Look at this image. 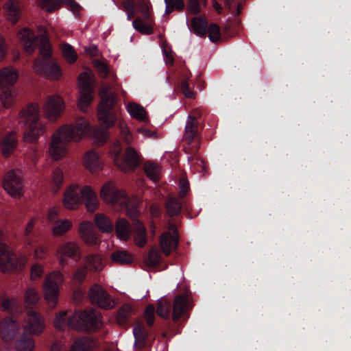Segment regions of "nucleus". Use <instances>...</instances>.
Listing matches in <instances>:
<instances>
[{
	"label": "nucleus",
	"instance_id": "nucleus-1",
	"mask_svg": "<svg viewBox=\"0 0 351 351\" xmlns=\"http://www.w3.org/2000/svg\"><path fill=\"white\" fill-rule=\"evenodd\" d=\"M19 36L25 51L30 55L36 48L39 49L40 57L37 58L33 67L35 71L49 79L58 80L62 76V70L52 58V49L49 39L45 36H36L28 28L19 32Z\"/></svg>",
	"mask_w": 351,
	"mask_h": 351
},
{
	"label": "nucleus",
	"instance_id": "nucleus-2",
	"mask_svg": "<svg viewBox=\"0 0 351 351\" xmlns=\"http://www.w3.org/2000/svg\"><path fill=\"white\" fill-rule=\"evenodd\" d=\"M40 298L38 293L34 288H29L25 293L24 302L27 311L25 318L23 333L15 342L16 351H32L35 342L32 335L41 334L45 328V323L41 315L32 308L36 306Z\"/></svg>",
	"mask_w": 351,
	"mask_h": 351
},
{
	"label": "nucleus",
	"instance_id": "nucleus-3",
	"mask_svg": "<svg viewBox=\"0 0 351 351\" xmlns=\"http://www.w3.org/2000/svg\"><path fill=\"white\" fill-rule=\"evenodd\" d=\"M91 131L90 123L84 118L78 117L75 122L60 127L51 136L49 153L51 158L58 160L63 158L71 141H80Z\"/></svg>",
	"mask_w": 351,
	"mask_h": 351
},
{
	"label": "nucleus",
	"instance_id": "nucleus-4",
	"mask_svg": "<svg viewBox=\"0 0 351 351\" xmlns=\"http://www.w3.org/2000/svg\"><path fill=\"white\" fill-rule=\"evenodd\" d=\"M54 326L59 330H64L66 326L89 333L99 330L104 326L101 314L95 309H86L73 313L67 317L66 312L56 315Z\"/></svg>",
	"mask_w": 351,
	"mask_h": 351
},
{
	"label": "nucleus",
	"instance_id": "nucleus-5",
	"mask_svg": "<svg viewBox=\"0 0 351 351\" xmlns=\"http://www.w3.org/2000/svg\"><path fill=\"white\" fill-rule=\"evenodd\" d=\"M201 116V112L197 109L189 115L183 136L189 146V150L186 151L190 155L188 156V161L191 167L197 165L196 169L199 172L205 171L206 169L204 161L195 156L200 147V141L196 137L203 128L199 123L202 121Z\"/></svg>",
	"mask_w": 351,
	"mask_h": 351
},
{
	"label": "nucleus",
	"instance_id": "nucleus-6",
	"mask_svg": "<svg viewBox=\"0 0 351 351\" xmlns=\"http://www.w3.org/2000/svg\"><path fill=\"white\" fill-rule=\"evenodd\" d=\"M101 101L98 107V117L99 121L106 130H98L95 132L99 145L105 144L109 139L108 129L114 125L117 115L114 108L116 104L115 97L110 91L108 87H104L100 91Z\"/></svg>",
	"mask_w": 351,
	"mask_h": 351
},
{
	"label": "nucleus",
	"instance_id": "nucleus-7",
	"mask_svg": "<svg viewBox=\"0 0 351 351\" xmlns=\"http://www.w3.org/2000/svg\"><path fill=\"white\" fill-rule=\"evenodd\" d=\"M19 122L25 128L23 138L27 142H36L45 131V125L40 117V107L36 104H30L21 111Z\"/></svg>",
	"mask_w": 351,
	"mask_h": 351
},
{
	"label": "nucleus",
	"instance_id": "nucleus-8",
	"mask_svg": "<svg viewBox=\"0 0 351 351\" xmlns=\"http://www.w3.org/2000/svg\"><path fill=\"white\" fill-rule=\"evenodd\" d=\"M84 203L88 211L93 213L98 207L96 193L88 186L80 187L71 185L64 193L63 204L68 209H77L80 204Z\"/></svg>",
	"mask_w": 351,
	"mask_h": 351
},
{
	"label": "nucleus",
	"instance_id": "nucleus-9",
	"mask_svg": "<svg viewBox=\"0 0 351 351\" xmlns=\"http://www.w3.org/2000/svg\"><path fill=\"white\" fill-rule=\"evenodd\" d=\"M0 306L12 316L21 313L22 309L17 300L3 296H0ZM19 330V325L14 317H5L0 323V337L5 341L12 340Z\"/></svg>",
	"mask_w": 351,
	"mask_h": 351
},
{
	"label": "nucleus",
	"instance_id": "nucleus-10",
	"mask_svg": "<svg viewBox=\"0 0 351 351\" xmlns=\"http://www.w3.org/2000/svg\"><path fill=\"white\" fill-rule=\"evenodd\" d=\"M115 165L123 172L135 171L141 164V154L133 147L125 149V155L122 156V148L119 140L113 142L110 149Z\"/></svg>",
	"mask_w": 351,
	"mask_h": 351
},
{
	"label": "nucleus",
	"instance_id": "nucleus-11",
	"mask_svg": "<svg viewBox=\"0 0 351 351\" xmlns=\"http://www.w3.org/2000/svg\"><path fill=\"white\" fill-rule=\"evenodd\" d=\"M17 71L11 67L0 70V95L1 101L5 108H10L14 103V95L13 86L18 79Z\"/></svg>",
	"mask_w": 351,
	"mask_h": 351
},
{
	"label": "nucleus",
	"instance_id": "nucleus-12",
	"mask_svg": "<svg viewBox=\"0 0 351 351\" xmlns=\"http://www.w3.org/2000/svg\"><path fill=\"white\" fill-rule=\"evenodd\" d=\"M25 266V261L17 257L2 241V232L0 230V270L4 273H11L21 270Z\"/></svg>",
	"mask_w": 351,
	"mask_h": 351
},
{
	"label": "nucleus",
	"instance_id": "nucleus-13",
	"mask_svg": "<svg viewBox=\"0 0 351 351\" xmlns=\"http://www.w3.org/2000/svg\"><path fill=\"white\" fill-rule=\"evenodd\" d=\"M62 282V275L59 271H53L45 278L43 285L44 297L52 308L57 304Z\"/></svg>",
	"mask_w": 351,
	"mask_h": 351
},
{
	"label": "nucleus",
	"instance_id": "nucleus-14",
	"mask_svg": "<svg viewBox=\"0 0 351 351\" xmlns=\"http://www.w3.org/2000/svg\"><path fill=\"white\" fill-rule=\"evenodd\" d=\"M101 197L106 202L117 204L122 208L127 207L130 198L124 191L120 190L111 182H107L101 189Z\"/></svg>",
	"mask_w": 351,
	"mask_h": 351
},
{
	"label": "nucleus",
	"instance_id": "nucleus-15",
	"mask_svg": "<svg viewBox=\"0 0 351 351\" xmlns=\"http://www.w3.org/2000/svg\"><path fill=\"white\" fill-rule=\"evenodd\" d=\"M59 263L64 267L67 265V258H69L75 262H78L81 259V250L79 245L73 241H67L61 243L56 252Z\"/></svg>",
	"mask_w": 351,
	"mask_h": 351
},
{
	"label": "nucleus",
	"instance_id": "nucleus-16",
	"mask_svg": "<svg viewBox=\"0 0 351 351\" xmlns=\"http://www.w3.org/2000/svg\"><path fill=\"white\" fill-rule=\"evenodd\" d=\"M179 243L178 229L174 224L169 225V231L161 234L159 239V245L161 252L169 256L172 252L176 250Z\"/></svg>",
	"mask_w": 351,
	"mask_h": 351
},
{
	"label": "nucleus",
	"instance_id": "nucleus-17",
	"mask_svg": "<svg viewBox=\"0 0 351 351\" xmlns=\"http://www.w3.org/2000/svg\"><path fill=\"white\" fill-rule=\"evenodd\" d=\"M80 82V96L78 99V107L85 111L93 99L94 90L90 77L85 73L78 77Z\"/></svg>",
	"mask_w": 351,
	"mask_h": 351
},
{
	"label": "nucleus",
	"instance_id": "nucleus-18",
	"mask_svg": "<svg viewBox=\"0 0 351 351\" xmlns=\"http://www.w3.org/2000/svg\"><path fill=\"white\" fill-rule=\"evenodd\" d=\"M88 295L91 303L101 308L110 309L114 306V300L99 285L95 284L91 286Z\"/></svg>",
	"mask_w": 351,
	"mask_h": 351
},
{
	"label": "nucleus",
	"instance_id": "nucleus-19",
	"mask_svg": "<svg viewBox=\"0 0 351 351\" xmlns=\"http://www.w3.org/2000/svg\"><path fill=\"white\" fill-rule=\"evenodd\" d=\"M64 102L58 95L49 96L43 106V112L51 121H55L62 115L64 110Z\"/></svg>",
	"mask_w": 351,
	"mask_h": 351
},
{
	"label": "nucleus",
	"instance_id": "nucleus-20",
	"mask_svg": "<svg viewBox=\"0 0 351 351\" xmlns=\"http://www.w3.org/2000/svg\"><path fill=\"white\" fill-rule=\"evenodd\" d=\"M21 172L19 169L8 171L3 180L5 190L14 197L21 196L23 189Z\"/></svg>",
	"mask_w": 351,
	"mask_h": 351
},
{
	"label": "nucleus",
	"instance_id": "nucleus-21",
	"mask_svg": "<svg viewBox=\"0 0 351 351\" xmlns=\"http://www.w3.org/2000/svg\"><path fill=\"white\" fill-rule=\"evenodd\" d=\"M101 268V256L97 254H90L84 260V267L78 268L74 273V278L81 283L85 280L88 270L95 271Z\"/></svg>",
	"mask_w": 351,
	"mask_h": 351
},
{
	"label": "nucleus",
	"instance_id": "nucleus-22",
	"mask_svg": "<svg viewBox=\"0 0 351 351\" xmlns=\"http://www.w3.org/2000/svg\"><path fill=\"white\" fill-rule=\"evenodd\" d=\"M42 9L47 12H53L61 7V3L68 5L74 14H77L81 9L80 5L74 0H38Z\"/></svg>",
	"mask_w": 351,
	"mask_h": 351
},
{
	"label": "nucleus",
	"instance_id": "nucleus-23",
	"mask_svg": "<svg viewBox=\"0 0 351 351\" xmlns=\"http://www.w3.org/2000/svg\"><path fill=\"white\" fill-rule=\"evenodd\" d=\"M189 305V299L186 296L178 295L175 298L172 318L174 322H178L184 316Z\"/></svg>",
	"mask_w": 351,
	"mask_h": 351
},
{
	"label": "nucleus",
	"instance_id": "nucleus-24",
	"mask_svg": "<svg viewBox=\"0 0 351 351\" xmlns=\"http://www.w3.org/2000/svg\"><path fill=\"white\" fill-rule=\"evenodd\" d=\"M16 145L17 138L14 132L7 134L0 140L1 150L5 157L9 156L14 152Z\"/></svg>",
	"mask_w": 351,
	"mask_h": 351
},
{
	"label": "nucleus",
	"instance_id": "nucleus-25",
	"mask_svg": "<svg viewBox=\"0 0 351 351\" xmlns=\"http://www.w3.org/2000/svg\"><path fill=\"white\" fill-rule=\"evenodd\" d=\"M97 347V341L88 337L77 338L73 341L71 351H94Z\"/></svg>",
	"mask_w": 351,
	"mask_h": 351
},
{
	"label": "nucleus",
	"instance_id": "nucleus-26",
	"mask_svg": "<svg viewBox=\"0 0 351 351\" xmlns=\"http://www.w3.org/2000/svg\"><path fill=\"white\" fill-rule=\"evenodd\" d=\"M84 163L85 167L90 172H97L102 169L99 155L95 150H90L85 154Z\"/></svg>",
	"mask_w": 351,
	"mask_h": 351
},
{
	"label": "nucleus",
	"instance_id": "nucleus-27",
	"mask_svg": "<svg viewBox=\"0 0 351 351\" xmlns=\"http://www.w3.org/2000/svg\"><path fill=\"white\" fill-rule=\"evenodd\" d=\"M133 333L135 338L134 348L142 350L147 345L149 333L141 324H137L133 329Z\"/></svg>",
	"mask_w": 351,
	"mask_h": 351
},
{
	"label": "nucleus",
	"instance_id": "nucleus-28",
	"mask_svg": "<svg viewBox=\"0 0 351 351\" xmlns=\"http://www.w3.org/2000/svg\"><path fill=\"white\" fill-rule=\"evenodd\" d=\"M79 232L82 239L88 245L97 244L98 238L95 232L92 230L91 225L87 222H83L79 228Z\"/></svg>",
	"mask_w": 351,
	"mask_h": 351
},
{
	"label": "nucleus",
	"instance_id": "nucleus-29",
	"mask_svg": "<svg viewBox=\"0 0 351 351\" xmlns=\"http://www.w3.org/2000/svg\"><path fill=\"white\" fill-rule=\"evenodd\" d=\"M208 25L207 20L202 16H195L191 21V29L200 37L206 36Z\"/></svg>",
	"mask_w": 351,
	"mask_h": 351
},
{
	"label": "nucleus",
	"instance_id": "nucleus-30",
	"mask_svg": "<svg viewBox=\"0 0 351 351\" xmlns=\"http://www.w3.org/2000/svg\"><path fill=\"white\" fill-rule=\"evenodd\" d=\"M114 230L116 235L119 239L128 240L130 238L131 228L126 219H119L116 222Z\"/></svg>",
	"mask_w": 351,
	"mask_h": 351
},
{
	"label": "nucleus",
	"instance_id": "nucleus-31",
	"mask_svg": "<svg viewBox=\"0 0 351 351\" xmlns=\"http://www.w3.org/2000/svg\"><path fill=\"white\" fill-rule=\"evenodd\" d=\"M143 171L146 176L154 182H157L160 178V167L155 162H145L143 165Z\"/></svg>",
	"mask_w": 351,
	"mask_h": 351
},
{
	"label": "nucleus",
	"instance_id": "nucleus-32",
	"mask_svg": "<svg viewBox=\"0 0 351 351\" xmlns=\"http://www.w3.org/2000/svg\"><path fill=\"white\" fill-rule=\"evenodd\" d=\"M165 208L168 216L177 217L181 213L182 202L176 197H170L166 202Z\"/></svg>",
	"mask_w": 351,
	"mask_h": 351
},
{
	"label": "nucleus",
	"instance_id": "nucleus-33",
	"mask_svg": "<svg viewBox=\"0 0 351 351\" xmlns=\"http://www.w3.org/2000/svg\"><path fill=\"white\" fill-rule=\"evenodd\" d=\"M96 226L102 232H111L114 230L112 221L104 214H97L95 217Z\"/></svg>",
	"mask_w": 351,
	"mask_h": 351
},
{
	"label": "nucleus",
	"instance_id": "nucleus-34",
	"mask_svg": "<svg viewBox=\"0 0 351 351\" xmlns=\"http://www.w3.org/2000/svg\"><path fill=\"white\" fill-rule=\"evenodd\" d=\"M7 12L10 19L14 23H16L21 17V8L18 1L9 0L5 3Z\"/></svg>",
	"mask_w": 351,
	"mask_h": 351
},
{
	"label": "nucleus",
	"instance_id": "nucleus-35",
	"mask_svg": "<svg viewBox=\"0 0 351 351\" xmlns=\"http://www.w3.org/2000/svg\"><path fill=\"white\" fill-rule=\"evenodd\" d=\"M127 109L132 117L141 121H147V112L141 106L132 103L128 105Z\"/></svg>",
	"mask_w": 351,
	"mask_h": 351
},
{
	"label": "nucleus",
	"instance_id": "nucleus-36",
	"mask_svg": "<svg viewBox=\"0 0 351 351\" xmlns=\"http://www.w3.org/2000/svg\"><path fill=\"white\" fill-rule=\"evenodd\" d=\"M111 260L120 265H127L132 262V257L125 250H117L112 254Z\"/></svg>",
	"mask_w": 351,
	"mask_h": 351
},
{
	"label": "nucleus",
	"instance_id": "nucleus-37",
	"mask_svg": "<svg viewBox=\"0 0 351 351\" xmlns=\"http://www.w3.org/2000/svg\"><path fill=\"white\" fill-rule=\"evenodd\" d=\"M133 313V308L130 305H125L121 306L117 313V322L122 325L129 324L130 318Z\"/></svg>",
	"mask_w": 351,
	"mask_h": 351
},
{
	"label": "nucleus",
	"instance_id": "nucleus-38",
	"mask_svg": "<svg viewBox=\"0 0 351 351\" xmlns=\"http://www.w3.org/2000/svg\"><path fill=\"white\" fill-rule=\"evenodd\" d=\"M134 237L136 243L139 247H144L147 243L146 230L142 223H139L135 228Z\"/></svg>",
	"mask_w": 351,
	"mask_h": 351
},
{
	"label": "nucleus",
	"instance_id": "nucleus-39",
	"mask_svg": "<svg viewBox=\"0 0 351 351\" xmlns=\"http://www.w3.org/2000/svg\"><path fill=\"white\" fill-rule=\"evenodd\" d=\"M171 311V304L167 300H160L157 303L156 313L158 316L164 319H168L170 317Z\"/></svg>",
	"mask_w": 351,
	"mask_h": 351
},
{
	"label": "nucleus",
	"instance_id": "nucleus-40",
	"mask_svg": "<svg viewBox=\"0 0 351 351\" xmlns=\"http://www.w3.org/2000/svg\"><path fill=\"white\" fill-rule=\"evenodd\" d=\"M71 228V222L67 219L59 220L53 224L52 232L54 235H62Z\"/></svg>",
	"mask_w": 351,
	"mask_h": 351
},
{
	"label": "nucleus",
	"instance_id": "nucleus-41",
	"mask_svg": "<svg viewBox=\"0 0 351 351\" xmlns=\"http://www.w3.org/2000/svg\"><path fill=\"white\" fill-rule=\"evenodd\" d=\"M165 3L166 5V15L170 14L174 10L182 11L184 8V3L183 0H165Z\"/></svg>",
	"mask_w": 351,
	"mask_h": 351
},
{
	"label": "nucleus",
	"instance_id": "nucleus-42",
	"mask_svg": "<svg viewBox=\"0 0 351 351\" xmlns=\"http://www.w3.org/2000/svg\"><path fill=\"white\" fill-rule=\"evenodd\" d=\"M132 25L135 29L141 33L151 34L153 32L152 27L143 22L140 18H136L132 22Z\"/></svg>",
	"mask_w": 351,
	"mask_h": 351
},
{
	"label": "nucleus",
	"instance_id": "nucleus-43",
	"mask_svg": "<svg viewBox=\"0 0 351 351\" xmlns=\"http://www.w3.org/2000/svg\"><path fill=\"white\" fill-rule=\"evenodd\" d=\"M207 32L208 33V37L211 42L216 43L221 38V30L218 25L215 23H211L208 25Z\"/></svg>",
	"mask_w": 351,
	"mask_h": 351
},
{
	"label": "nucleus",
	"instance_id": "nucleus-44",
	"mask_svg": "<svg viewBox=\"0 0 351 351\" xmlns=\"http://www.w3.org/2000/svg\"><path fill=\"white\" fill-rule=\"evenodd\" d=\"M64 57L70 62L73 63L77 60V54L73 47L69 44H64L62 47Z\"/></svg>",
	"mask_w": 351,
	"mask_h": 351
},
{
	"label": "nucleus",
	"instance_id": "nucleus-45",
	"mask_svg": "<svg viewBox=\"0 0 351 351\" xmlns=\"http://www.w3.org/2000/svg\"><path fill=\"white\" fill-rule=\"evenodd\" d=\"M155 313L156 309L154 305H148L144 312V318L146 321V324L149 327H152L154 324L155 321Z\"/></svg>",
	"mask_w": 351,
	"mask_h": 351
},
{
	"label": "nucleus",
	"instance_id": "nucleus-46",
	"mask_svg": "<svg viewBox=\"0 0 351 351\" xmlns=\"http://www.w3.org/2000/svg\"><path fill=\"white\" fill-rule=\"evenodd\" d=\"M52 180L53 190L56 192L60 189L63 181V173L60 169L57 168L53 170Z\"/></svg>",
	"mask_w": 351,
	"mask_h": 351
},
{
	"label": "nucleus",
	"instance_id": "nucleus-47",
	"mask_svg": "<svg viewBox=\"0 0 351 351\" xmlns=\"http://www.w3.org/2000/svg\"><path fill=\"white\" fill-rule=\"evenodd\" d=\"M160 262V255L154 249H152L147 256V263L153 267L157 266Z\"/></svg>",
	"mask_w": 351,
	"mask_h": 351
},
{
	"label": "nucleus",
	"instance_id": "nucleus-48",
	"mask_svg": "<svg viewBox=\"0 0 351 351\" xmlns=\"http://www.w3.org/2000/svg\"><path fill=\"white\" fill-rule=\"evenodd\" d=\"M180 88L182 93L187 98H193V93L189 88V82L187 80H182L180 84Z\"/></svg>",
	"mask_w": 351,
	"mask_h": 351
},
{
	"label": "nucleus",
	"instance_id": "nucleus-49",
	"mask_svg": "<svg viewBox=\"0 0 351 351\" xmlns=\"http://www.w3.org/2000/svg\"><path fill=\"white\" fill-rule=\"evenodd\" d=\"M188 8L191 14L197 15L201 12V7L199 0H189Z\"/></svg>",
	"mask_w": 351,
	"mask_h": 351
},
{
	"label": "nucleus",
	"instance_id": "nucleus-50",
	"mask_svg": "<svg viewBox=\"0 0 351 351\" xmlns=\"http://www.w3.org/2000/svg\"><path fill=\"white\" fill-rule=\"evenodd\" d=\"M43 273L42 266L38 263H35L31 268V278L33 280H36L40 278Z\"/></svg>",
	"mask_w": 351,
	"mask_h": 351
},
{
	"label": "nucleus",
	"instance_id": "nucleus-51",
	"mask_svg": "<svg viewBox=\"0 0 351 351\" xmlns=\"http://www.w3.org/2000/svg\"><path fill=\"white\" fill-rule=\"evenodd\" d=\"M180 191L179 197L180 199H184L189 189V183L186 180H181L180 182Z\"/></svg>",
	"mask_w": 351,
	"mask_h": 351
},
{
	"label": "nucleus",
	"instance_id": "nucleus-52",
	"mask_svg": "<svg viewBox=\"0 0 351 351\" xmlns=\"http://www.w3.org/2000/svg\"><path fill=\"white\" fill-rule=\"evenodd\" d=\"M121 136L126 144H130L132 142V136L126 127L121 128Z\"/></svg>",
	"mask_w": 351,
	"mask_h": 351
},
{
	"label": "nucleus",
	"instance_id": "nucleus-53",
	"mask_svg": "<svg viewBox=\"0 0 351 351\" xmlns=\"http://www.w3.org/2000/svg\"><path fill=\"white\" fill-rule=\"evenodd\" d=\"M96 67L97 68L98 71L102 77H106L108 76V69L104 63L101 61H97L96 62Z\"/></svg>",
	"mask_w": 351,
	"mask_h": 351
},
{
	"label": "nucleus",
	"instance_id": "nucleus-54",
	"mask_svg": "<svg viewBox=\"0 0 351 351\" xmlns=\"http://www.w3.org/2000/svg\"><path fill=\"white\" fill-rule=\"evenodd\" d=\"M141 6V12L143 16V18L146 20H149L150 18V13H149V5L145 2L141 1L140 3Z\"/></svg>",
	"mask_w": 351,
	"mask_h": 351
},
{
	"label": "nucleus",
	"instance_id": "nucleus-55",
	"mask_svg": "<svg viewBox=\"0 0 351 351\" xmlns=\"http://www.w3.org/2000/svg\"><path fill=\"white\" fill-rule=\"evenodd\" d=\"M58 210L56 208H51L48 213L49 221L53 224L58 221L60 219L58 218Z\"/></svg>",
	"mask_w": 351,
	"mask_h": 351
},
{
	"label": "nucleus",
	"instance_id": "nucleus-56",
	"mask_svg": "<svg viewBox=\"0 0 351 351\" xmlns=\"http://www.w3.org/2000/svg\"><path fill=\"white\" fill-rule=\"evenodd\" d=\"M34 227V219H32L29 221L27 225L26 226L25 230V236L27 238L28 243H30V239L29 238V234L32 233Z\"/></svg>",
	"mask_w": 351,
	"mask_h": 351
},
{
	"label": "nucleus",
	"instance_id": "nucleus-57",
	"mask_svg": "<svg viewBox=\"0 0 351 351\" xmlns=\"http://www.w3.org/2000/svg\"><path fill=\"white\" fill-rule=\"evenodd\" d=\"M121 5L125 12L136 8V4L132 0H123Z\"/></svg>",
	"mask_w": 351,
	"mask_h": 351
},
{
	"label": "nucleus",
	"instance_id": "nucleus-58",
	"mask_svg": "<svg viewBox=\"0 0 351 351\" xmlns=\"http://www.w3.org/2000/svg\"><path fill=\"white\" fill-rule=\"evenodd\" d=\"M138 132L146 137H152L155 134L154 132L144 128H138Z\"/></svg>",
	"mask_w": 351,
	"mask_h": 351
},
{
	"label": "nucleus",
	"instance_id": "nucleus-59",
	"mask_svg": "<svg viewBox=\"0 0 351 351\" xmlns=\"http://www.w3.org/2000/svg\"><path fill=\"white\" fill-rule=\"evenodd\" d=\"M62 344L59 341H55L52 343L50 351H61Z\"/></svg>",
	"mask_w": 351,
	"mask_h": 351
},
{
	"label": "nucleus",
	"instance_id": "nucleus-60",
	"mask_svg": "<svg viewBox=\"0 0 351 351\" xmlns=\"http://www.w3.org/2000/svg\"><path fill=\"white\" fill-rule=\"evenodd\" d=\"M165 56L166 58L167 63L169 64L170 65H172L173 64L174 60L171 54V53L167 52V51H164Z\"/></svg>",
	"mask_w": 351,
	"mask_h": 351
},
{
	"label": "nucleus",
	"instance_id": "nucleus-61",
	"mask_svg": "<svg viewBox=\"0 0 351 351\" xmlns=\"http://www.w3.org/2000/svg\"><path fill=\"white\" fill-rule=\"evenodd\" d=\"M126 14H127V19L128 21L132 20V19H133L136 16V8L126 11Z\"/></svg>",
	"mask_w": 351,
	"mask_h": 351
},
{
	"label": "nucleus",
	"instance_id": "nucleus-62",
	"mask_svg": "<svg viewBox=\"0 0 351 351\" xmlns=\"http://www.w3.org/2000/svg\"><path fill=\"white\" fill-rule=\"evenodd\" d=\"M237 12H238V14H239V13H240V10H239V8L237 9Z\"/></svg>",
	"mask_w": 351,
	"mask_h": 351
}]
</instances>
